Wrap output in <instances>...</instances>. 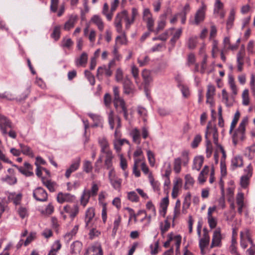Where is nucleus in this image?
Wrapping results in <instances>:
<instances>
[{
  "label": "nucleus",
  "mask_w": 255,
  "mask_h": 255,
  "mask_svg": "<svg viewBox=\"0 0 255 255\" xmlns=\"http://www.w3.org/2000/svg\"><path fill=\"white\" fill-rule=\"evenodd\" d=\"M248 123V117L243 118L238 128L232 136L233 142L236 145L239 140H243L245 138L246 127Z\"/></svg>",
  "instance_id": "obj_1"
},
{
  "label": "nucleus",
  "mask_w": 255,
  "mask_h": 255,
  "mask_svg": "<svg viewBox=\"0 0 255 255\" xmlns=\"http://www.w3.org/2000/svg\"><path fill=\"white\" fill-rule=\"evenodd\" d=\"M114 105L118 114H123L126 120H128V110L125 101L123 99L114 101Z\"/></svg>",
  "instance_id": "obj_2"
},
{
  "label": "nucleus",
  "mask_w": 255,
  "mask_h": 255,
  "mask_svg": "<svg viewBox=\"0 0 255 255\" xmlns=\"http://www.w3.org/2000/svg\"><path fill=\"white\" fill-rule=\"evenodd\" d=\"M207 6L203 1L201 2V5L199 7L195 13L194 19L191 21L192 24L198 25L200 23L204 20L205 17V12Z\"/></svg>",
  "instance_id": "obj_3"
},
{
  "label": "nucleus",
  "mask_w": 255,
  "mask_h": 255,
  "mask_svg": "<svg viewBox=\"0 0 255 255\" xmlns=\"http://www.w3.org/2000/svg\"><path fill=\"white\" fill-rule=\"evenodd\" d=\"M13 125L11 121L5 116L0 117V130L2 134L5 136L7 134L8 128H13Z\"/></svg>",
  "instance_id": "obj_4"
},
{
  "label": "nucleus",
  "mask_w": 255,
  "mask_h": 255,
  "mask_svg": "<svg viewBox=\"0 0 255 255\" xmlns=\"http://www.w3.org/2000/svg\"><path fill=\"white\" fill-rule=\"evenodd\" d=\"M109 178L113 187L119 190L121 187L122 179L119 178L115 173L114 169H112L109 172Z\"/></svg>",
  "instance_id": "obj_5"
},
{
  "label": "nucleus",
  "mask_w": 255,
  "mask_h": 255,
  "mask_svg": "<svg viewBox=\"0 0 255 255\" xmlns=\"http://www.w3.org/2000/svg\"><path fill=\"white\" fill-rule=\"evenodd\" d=\"M127 11L124 10L121 12L117 13L114 21V24L116 30L118 33H123V26L122 21L123 19L125 20Z\"/></svg>",
  "instance_id": "obj_6"
},
{
  "label": "nucleus",
  "mask_w": 255,
  "mask_h": 255,
  "mask_svg": "<svg viewBox=\"0 0 255 255\" xmlns=\"http://www.w3.org/2000/svg\"><path fill=\"white\" fill-rule=\"evenodd\" d=\"M33 196L35 200L41 202L47 201L48 198L46 191L41 187H37L33 190Z\"/></svg>",
  "instance_id": "obj_7"
},
{
  "label": "nucleus",
  "mask_w": 255,
  "mask_h": 255,
  "mask_svg": "<svg viewBox=\"0 0 255 255\" xmlns=\"http://www.w3.org/2000/svg\"><path fill=\"white\" fill-rule=\"evenodd\" d=\"M80 163L81 158L79 157L76 158L72 161V164L65 172V176L67 178H69L72 173L78 170L80 167Z\"/></svg>",
  "instance_id": "obj_8"
},
{
  "label": "nucleus",
  "mask_w": 255,
  "mask_h": 255,
  "mask_svg": "<svg viewBox=\"0 0 255 255\" xmlns=\"http://www.w3.org/2000/svg\"><path fill=\"white\" fill-rule=\"evenodd\" d=\"M95 216V211L93 208H88L85 213V227L87 228H90L92 227L93 224V218Z\"/></svg>",
  "instance_id": "obj_9"
},
{
  "label": "nucleus",
  "mask_w": 255,
  "mask_h": 255,
  "mask_svg": "<svg viewBox=\"0 0 255 255\" xmlns=\"http://www.w3.org/2000/svg\"><path fill=\"white\" fill-rule=\"evenodd\" d=\"M105 74L106 76L109 77L113 74V71L110 68H108L106 65H103L99 67L97 69L96 76L99 80L102 79V76Z\"/></svg>",
  "instance_id": "obj_10"
},
{
  "label": "nucleus",
  "mask_w": 255,
  "mask_h": 255,
  "mask_svg": "<svg viewBox=\"0 0 255 255\" xmlns=\"http://www.w3.org/2000/svg\"><path fill=\"white\" fill-rule=\"evenodd\" d=\"M124 93L127 95L133 93L134 88L132 83L128 77L125 78L123 82Z\"/></svg>",
  "instance_id": "obj_11"
},
{
  "label": "nucleus",
  "mask_w": 255,
  "mask_h": 255,
  "mask_svg": "<svg viewBox=\"0 0 255 255\" xmlns=\"http://www.w3.org/2000/svg\"><path fill=\"white\" fill-rule=\"evenodd\" d=\"M75 199L74 195L70 193H59L57 196V200L60 203H63L65 202H72Z\"/></svg>",
  "instance_id": "obj_12"
},
{
  "label": "nucleus",
  "mask_w": 255,
  "mask_h": 255,
  "mask_svg": "<svg viewBox=\"0 0 255 255\" xmlns=\"http://www.w3.org/2000/svg\"><path fill=\"white\" fill-rule=\"evenodd\" d=\"M221 235L220 229H216L214 232L212 240L211 248H213L215 247H219L221 245Z\"/></svg>",
  "instance_id": "obj_13"
},
{
  "label": "nucleus",
  "mask_w": 255,
  "mask_h": 255,
  "mask_svg": "<svg viewBox=\"0 0 255 255\" xmlns=\"http://www.w3.org/2000/svg\"><path fill=\"white\" fill-rule=\"evenodd\" d=\"M203 231V237L199 241V247L201 251H203L205 248L209 245L210 242V237L208 231L205 229H204Z\"/></svg>",
  "instance_id": "obj_14"
},
{
  "label": "nucleus",
  "mask_w": 255,
  "mask_h": 255,
  "mask_svg": "<svg viewBox=\"0 0 255 255\" xmlns=\"http://www.w3.org/2000/svg\"><path fill=\"white\" fill-rule=\"evenodd\" d=\"M85 255H103V252L101 246H93L89 248Z\"/></svg>",
  "instance_id": "obj_15"
},
{
  "label": "nucleus",
  "mask_w": 255,
  "mask_h": 255,
  "mask_svg": "<svg viewBox=\"0 0 255 255\" xmlns=\"http://www.w3.org/2000/svg\"><path fill=\"white\" fill-rule=\"evenodd\" d=\"M244 50H240L237 55V68L239 72L242 71L243 69V66L244 63Z\"/></svg>",
  "instance_id": "obj_16"
},
{
  "label": "nucleus",
  "mask_w": 255,
  "mask_h": 255,
  "mask_svg": "<svg viewBox=\"0 0 255 255\" xmlns=\"http://www.w3.org/2000/svg\"><path fill=\"white\" fill-rule=\"evenodd\" d=\"M21 198L22 194L21 193L16 194L15 193H10L8 195L7 200L8 202H12L14 204L17 205L20 204Z\"/></svg>",
  "instance_id": "obj_17"
},
{
  "label": "nucleus",
  "mask_w": 255,
  "mask_h": 255,
  "mask_svg": "<svg viewBox=\"0 0 255 255\" xmlns=\"http://www.w3.org/2000/svg\"><path fill=\"white\" fill-rule=\"evenodd\" d=\"M243 165V158L240 156H236L231 160V169L234 170L238 167H241Z\"/></svg>",
  "instance_id": "obj_18"
},
{
  "label": "nucleus",
  "mask_w": 255,
  "mask_h": 255,
  "mask_svg": "<svg viewBox=\"0 0 255 255\" xmlns=\"http://www.w3.org/2000/svg\"><path fill=\"white\" fill-rule=\"evenodd\" d=\"M88 116L93 120L94 124L92 126V127H102L103 119L98 115L89 113Z\"/></svg>",
  "instance_id": "obj_19"
},
{
  "label": "nucleus",
  "mask_w": 255,
  "mask_h": 255,
  "mask_svg": "<svg viewBox=\"0 0 255 255\" xmlns=\"http://www.w3.org/2000/svg\"><path fill=\"white\" fill-rule=\"evenodd\" d=\"M99 143L101 148V152L102 153L106 154L107 152H112V151L109 149V143L105 138L99 139Z\"/></svg>",
  "instance_id": "obj_20"
},
{
  "label": "nucleus",
  "mask_w": 255,
  "mask_h": 255,
  "mask_svg": "<svg viewBox=\"0 0 255 255\" xmlns=\"http://www.w3.org/2000/svg\"><path fill=\"white\" fill-rule=\"evenodd\" d=\"M204 157L202 156H199L195 157L193 160L192 169L199 171L203 164Z\"/></svg>",
  "instance_id": "obj_21"
},
{
  "label": "nucleus",
  "mask_w": 255,
  "mask_h": 255,
  "mask_svg": "<svg viewBox=\"0 0 255 255\" xmlns=\"http://www.w3.org/2000/svg\"><path fill=\"white\" fill-rule=\"evenodd\" d=\"M210 125V123L209 124V125ZM211 133L213 134V142L214 144L216 145L217 148L219 147V146L221 145L218 143V133L216 127H214L212 128L209 127V128L208 129V135Z\"/></svg>",
  "instance_id": "obj_22"
},
{
  "label": "nucleus",
  "mask_w": 255,
  "mask_h": 255,
  "mask_svg": "<svg viewBox=\"0 0 255 255\" xmlns=\"http://www.w3.org/2000/svg\"><path fill=\"white\" fill-rule=\"evenodd\" d=\"M91 21L95 24L98 29L102 31L104 29V25L102 18L98 15H94L91 18Z\"/></svg>",
  "instance_id": "obj_23"
},
{
  "label": "nucleus",
  "mask_w": 255,
  "mask_h": 255,
  "mask_svg": "<svg viewBox=\"0 0 255 255\" xmlns=\"http://www.w3.org/2000/svg\"><path fill=\"white\" fill-rule=\"evenodd\" d=\"M130 135L132 138L134 142L139 144L141 142L140 140V132L137 128H134L130 132Z\"/></svg>",
  "instance_id": "obj_24"
},
{
  "label": "nucleus",
  "mask_w": 255,
  "mask_h": 255,
  "mask_svg": "<svg viewBox=\"0 0 255 255\" xmlns=\"http://www.w3.org/2000/svg\"><path fill=\"white\" fill-rule=\"evenodd\" d=\"M88 60V54L84 52L82 53L79 58H77L75 60V63L77 66L85 65Z\"/></svg>",
  "instance_id": "obj_25"
},
{
  "label": "nucleus",
  "mask_w": 255,
  "mask_h": 255,
  "mask_svg": "<svg viewBox=\"0 0 255 255\" xmlns=\"http://www.w3.org/2000/svg\"><path fill=\"white\" fill-rule=\"evenodd\" d=\"M77 19V16L76 15H71L68 20L65 23L64 29L66 30H69L73 27Z\"/></svg>",
  "instance_id": "obj_26"
},
{
  "label": "nucleus",
  "mask_w": 255,
  "mask_h": 255,
  "mask_svg": "<svg viewBox=\"0 0 255 255\" xmlns=\"http://www.w3.org/2000/svg\"><path fill=\"white\" fill-rule=\"evenodd\" d=\"M92 196L87 190L85 189L83 191L82 195L80 198V202L82 205L86 206L88 203L90 197Z\"/></svg>",
  "instance_id": "obj_27"
},
{
  "label": "nucleus",
  "mask_w": 255,
  "mask_h": 255,
  "mask_svg": "<svg viewBox=\"0 0 255 255\" xmlns=\"http://www.w3.org/2000/svg\"><path fill=\"white\" fill-rule=\"evenodd\" d=\"M106 154V159L105 160V165L106 166L107 169H110V170L113 169V155L112 152H107Z\"/></svg>",
  "instance_id": "obj_28"
},
{
  "label": "nucleus",
  "mask_w": 255,
  "mask_h": 255,
  "mask_svg": "<svg viewBox=\"0 0 255 255\" xmlns=\"http://www.w3.org/2000/svg\"><path fill=\"white\" fill-rule=\"evenodd\" d=\"M215 88L212 85L208 86L207 91L206 93L207 102L210 103L212 100L213 96L215 94Z\"/></svg>",
  "instance_id": "obj_29"
},
{
  "label": "nucleus",
  "mask_w": 255,
  "mask_h": 255,
  "mask_svg": "<svg viewBox=\"0 0 255 255\" xmlns=\"http://www.w3.org/2000/svg\"><path fill=\"white\" fill-rule=\"evenodd\" d=\"M42 183L48 188L50 192H53L55 191V183L50 180L46 179L44 177L41 178Z\"/></svg>",
  "instance_id": "obj_30"
},
{
  "label": "nucleus",
  "mask_w": 255,
  "mask_h": 255,
  "mask_svg": "<svg viewBox=\"0 0 255 255\" xmlns=\"http://www.w3.org/2000/svg\"><path fill=\"white\" fill-rule=\"evenodd\" d=\"M61 245L59 241H55L48 255H56L57 252L61 249Z\"/></svg>",
  "instance_id": "obj_31"
},
{
  "label": "nucleus",
  "mask_w": 255,
  "mask_h": 255,
  "mask_svg": "<svg viewBox=\"0 0 255 255\" xmlns=\"http://www.w3.org/2000/svg\"><path fill=\"white\" fill-rule=\"evenodd\" d=\"M82 247V244L79 241L73 242L70 246L71 253L72 254H76L79 253Z\"/></svg>",
  "instance_id": "obj_32"
},
{
  "label": "nucleus",
  "mask_w": 255,
  "mask_h": 255,
  "mask_svg": "<svg viewBox=\"0 0 255 255\" xmlns=\"http://www.w3.org/2000/svg\"><path fill=\"white\" fill-rule=\"evenodd\" d=\"M79 229L78 225H75L72 230L67 232L64 236V238L67 241H70L73 237L77 234Z\"/></svg>",
  "instance_id": "obj_33"
},
{
  "label": "nucleus",
  "mask_w": 255,
  "mask_h": 255,
  "mask_svg": "<svg viewBox=\"0 0 255 255\" xmlns=\"http://www.w3.org/2000/svg\"><path fill=\"white\" fill-rule=\"evenodd\" d=\"M19 146L21 149V152L23 154L28 155L31 157L34 156L33 153L30 147L22 143H19Z\"/></svg>",
  "instance_id": "obj_34"
},
{
  "label": "nucleus",
  "mask_w": 255,
  "mask_h": 255,
  "mask_svg": "<svg viewBox=\"0 0 255 255\" xmlns=\"http://www.w3.org/2000/svg\"><path fill=\"white\" fill-rule=\"evenodd\" d=\"M240 113L239 112V111H238L236 112V113L234 115L233 120L231 123V124L230 126V131H229L230 133H232L233 130L235 128V127L238 122V120L240 118Z\"/></svg>",
  "instance_id": "obj_35"
},
{
  "label": "nucleus",
  "mask_w": 255,
  "mask_h": 255,
  "mask_svg": "<svg viewBox=\"0 0 255 255\" xmlns=\"http://www.w3.org/2000/svg\"><path fill=\"white\" fill-rule=\"evenodd\" d=\"M185 184L184 188L185 189H188L190 187L192 186L194 183V180L193 178L190 175L187 174L185 177Z\"/></svg>",
  "instance_id": "obj_36"
},
{
  "label": "nucleus",
  "mask_w": 255,
  "mask_h": 255,
  "mask_svg": "<svg viewBox=\"0 0 255 255\" xmlns=\"http://www.w3.org/2000/svg\"><path fill=\"white\" fill-rule=\"evenodd\" d=\"M108 122L111 129H114L115 127V117L114 111L111 110L108 115Z\"/></svg>",
  "instance_id": "obj_37"
},
{
  "label": "nucleus",
  "mask_w": 255,
  "mask_h": 255,
  "mask_svg": "<svg viewBox=\"0 0 255 255\" xmlns=\"http://www.w3.org/2000/svg\"><path fill=\"white\" fill-rule=\"evenodd\" d=\"M143 21L146 22V26H147L148 30L150 32H153V31H154V20L153 19L152 17H147L146 19H144Z\"/></svg>",
  "instance_id": "obj_38"
},
{
  "label": "nucleus",
  "mask_w": 255,
  "mask_h": 255,
  "mask_svg": "<svg viewBox=\"0 0 255 255\" xmlns=\"http://www.w3.org/2000/svg\"><path fill=\"white\" fill-rule=\"evenodd\" d=\"M181 158L180 157L176 158L174 160V170L176 173H179L181 169Z\"/></svg>",
  "instance_id": "obj_39"
},
{
  "label": "nucleus",
  "mask_w": 255,
  "mask_h": 255,
  "mask_svg": "<svg viewBox=\"0 0 255 255\" xmlns=\"http://www.w3.org/2000/svg\"><path fill=\"white\" fill-rule=\"evenodd\" d=\"M242 104L244 106H248L250 103V98L249 96V90L245 89L242 93Z\"/></svg>",
  "instance_id": "obj_40"
},
{
  "label": "nucleus",
  "mask_w": 255,
  "mask_h": 255,
  "mask_svg": "<svg viewBox=\"0 0 255 255\" xmlns=\"http://www.w3.org/2000/svg\"><path fill=\"white\" fill-rule=\"evenodd\" d=\"M149 61V58L147 55L144 56H140L137 59V62L140 67H143L146 65L148 63Z\"/></svg>",
  "instance_id": "obj_41"
},
{
  "label": "nucleus",
  "mask_w": 255,
  "mask_h": 255,
  "mask_svg": "<svg viewBox=\"0 0 255 255\" xmlns=\"http://www.w3.org/2000/svg\"><path fill=\"white\" fill-rule=\"evenodd\" d=\"M1 180L9 185H14L17 182V179L15 177L9 175H6L4 178H2Z\"/></svg>",
  "instance_id": "obj_42"
},
{
  "label": "nucleus",
  "mask_w": 255,
  "mask_h": 255,
  "mask_svg": "<svg viewBox=\"0 0 255 255\" xmlns=\"http://www.w3.org/2000/svg\"><path fill=\"white\" fill-rule=\"evenodd\" d=\"M108 10H109L108 4L107 3H104V6H103L102 13L103 14L106 15V16L108 20H111L112 19L113 14L111 12H110V13H108Z\"/></svg>",
  "instance_id": "obj_43"
},
{
  "label": "nucleus",
  "mask_w": 255,
  "mask_h": 255,
  "mask_svg": "<svg viewBox=\"0 0 255 255\" xmlns=\"http://www.w3.org/2000/svg\"><path fill=\"white\" fill-rule=\"evenodd\" d=\"M235 19V12L233 10L230 11V15L227 21V28L229 29L233 25V23Z\"/></svg>",
  "instance_id": "obj_44"
},
{
  "label": "nucleus",
  "mask_w": 255,
  "mask_h": 255,
  "mask_svg": "<svg viewBox=\"0 0 255 255\" xmlns=\"http://www.w3.org/2000/svg\"><path fill=\"white\" fill-rule=\"evenodd\" d=\"M85 75L91 85L92 86L94 85L95 84V79L94 76L92 74V73L87 70H85Z\"/></svg>",
  "instance_id": "obj_45"
},
{
  "label": "nucleus",
  "mask_w": 255,
  "mask_h": 255,
  "mask_svg": "<svg viewBox=\"0 0 255 255\" xmlns=\"http://www.w3.org/2000/svg\"><path fill=\"white\" fill-rule=\"evenodd\" d=\"M60 36V27L56 26L54 27L53 31L51 34V37L55 40H58Z\"/></svg>",
  "instance_id": "obj_46"
},
{
  "label": "nucleus",
  "mask_w": 255,
  "mask_h": 255,
  "mask_svg": "<svg viewBox=\"0 0 255 255\" xmlns=\"http://www.w3.org/2000/svg\"><path fill=\"white\" fill-rule=\"evenodd\" d=\"M165 20L164 19H161L158 21V25L156 29H154L153 32H154L156 34H157L160 31L162 30L165 26Z\"/></svg>",
  "instance_id": "obj_47"
},
{
  "label": "nucleus",
  "mask_w": 255,
  "mask_h": 255,
  "mask_svg": "<svg viewBox=\"0 0 255 255\" xmlns=\"http://www.w3.org/2000/svg\"><path fill=\"white\" fill-rule=\"evenodd\" d=\"M89 192V193L92 197L96 196L97 195L99 191V187L97 184L93 182L92 184V187L90 190H87Z\"/></svg>",
  "instance_id": "obj_48"
},
{
  "label": "nucleus",
  "mask_w": 255,
  "mask_h": 255,
  "mask_svg": "<svg viewBox=\"0 0 255 255\" xmlns=\"http://www.w3.org/2000/svg\"><path fill=\"white\" fill-rule=\"evenodd\" d=\"M92 163L88 160L85 161L83 163V171L88 173L92 171Z\"/></svg>",
  "instance_id": "obj_49"
},
{
  "label": "nucleus",
  "mask_w": 255,
  "mask_h": 255,
  "mask_svg": "<svg viewBox=\"0 0 255 255\" xmlns=\"http://www.w3.org/2000/svg\"><path fill=\"white\" fill-rule=\"evenodd\" d=\"M250 177H249V176H245L243 175L241 178L240 184L241 186L246 188L249 185V179Z\"/></svg>",
  "instance_id": "obj_50"
},
{
  "label": "nucleus",
  "mask_w": 255,
  "mask_h": 255,
  "mask_svg": "<svg viewBox=\"0 0 255 255\" xmlns=\"http://www.w3.org/2000/svg\"><path fill=\"white\" fill-rule=\"evenodd\" d=\"M73 44V42L70 38H63L61 42V46L63 47L69 48Z\"/></svg>",
  "instance_id": "obj_51"
},
{
  "label": "nucleus",
  "mask_w": 255,
  "mask_h": 255,
  "mask_svg": "<svg viewBox=\"0 0 255 255\" xmlns=\"http://www.w3.org/2000/svg\"><path fill=\"white\" fill-rule=\"evenodd\" d=\"M197 44V37H190L188 41V47L189 49H194L196 46Z\"/></svg>",
  "instance_id": "obj_52"
},
{
  "label": "nucleus",
  "mask_w": 255,
  "mask_h": 255,
  "mask_svg": "<svg viewBox=\"0 0 255 255\" xmlns=\"http://www.w3.org/2000/svg\"><path fill=\"white\" fill-rule=\"evenodd\" d=\"M229 83L230 84L231 89L234 95H236L237 94V89L236 86L235 85L234 79L233 77L230 76L229 78Z\"/></svg>",
  "instance_id": "obj_53"
},
{
  "label": "nucleus",
  "mask_w": 255,
  "mask_h": 255,
  "mask_svg": "<svg viewBox=\"0 0 255 255\" xmlns=\"http://www.w3.org/2000/svg\"><path fill=\"white\" fill-rule=\"evenodd\" d=\"M128 198L131 202H137L139 198L134 191H131L128 193Z\"/></svg>",
  "instance_id": "obj_54"
},
{
  "label": "nucleus",
  "mask_w": 255,
  "mask_h": 255,
  "mask_svg": "<svg viewBox=\"0 0 255 255\" xmlns=\"http://www.w3.org/2000/svg\"><path fill=\"white\" fill-rule=\"evenodd\" d=\"M209 172V167L207 165L205 166L199 174L198 177V180L200 183H204L206 179H201V177L204 176L205 174H207Z\"/></svg>",
  "instance_id": "obj_55"
},
{
  "label": "nucleus",
  "mask_w": 255,
  "mask_h": 255,
  "mask_svg": "<svg viewBox=\"0 0 255 255\" xmlns=\"http://www.w3.org/2000/svg\"><path fill=\"white\" fill-rule=\"evenodd\" d=\"M101 234V232L95 228L90 230L89 233V238L91 240L98 237Z\"/></svg>",
  "instance_id": "obj_56"
},
{
  "label": "nucleus",
  "mask_w": 255,
  "mask_h": 255,
  "mask_svg": "<svg viewBox=\"0 0 255 255\" xmlns=\"http://www.w3.org/2000/svg\"><path fill=\"white\" fill-rule=\"evenodd\" d=\"M147 155L150 165L152 166H154L155 163V158L153 153L150 150H148L147 151Z\"/></svg>",
  "instance_id": "obj_57"
},
{
  "label": "nucleus",
  "mask_w": 255,
  "mask_h": 255,
  "mask_svg": "<svg viewBox=\"0 0 255 255\" xmlns=\"http://www.w3.org/2000/svg\"><path fill=\"white\" fill-rule=\"evenodd\" d=\"M201 136L199 134L196 135L192 142L191 145L193 148H196L198 146L199 143L201 141Z\"/></svg>",
  "instance_id": "obj_58"
},
{
  "label": "nucleus",
  "mask_w": 255,
  "mask_h": 255,
  "mask_svg": "<svg viewBox=\"0 0 255 255\" xmlns=\"http://www.w3.org/2000/svg\"><path fill=\"white\" fill-rule=\"evenodd\" d=\"M121 222V217L118 216L117 218L115 219L114 222V227L113 229V232L116 233L119 228Z\"/></svg>",
  "instance_id": "obj_59"
},
{
  "label": "nucleus",
  "mask_w": 255,
  "mask_h": 255,
  "mask_svg": "<svg viewBox=\"0 0 255 255\" xmlns=\"http://www.w3.org/2000/svg\"><path fill=\"white\" fill-rule=\"evenodd\" d=\"M146 207L147 209L151 211L153 216L156 215L155 208L152 203L151 201H148L146 204Z\"/></svg>",
  "instance_id": "obj_60"
},
{
  "label": "nucleus",
  "mask_w": 255,
  "mask_h": 255,
  "mask_svg": "<svg viewBox=\"0 0 255 255\" xmlns=\"http://www.w3.org/2000/svg\"><path fill=\"white\" fill-rule=\"evenodd\" d=\"M180 86L183 96L185 98H187L190 94L189 88L187 86L183 85Z\"/></svg>",
  "instance_id": "obj_61"
},
{
  "label": "nucleus",
  "mask_w": 255,
  "mask_h": 255,
  "mask_svg": "<svg viewBox=\"0 0 255 255\" xmlns=\"http://www.w3.org/2000/svg\"><path fill=\"white\" fill-rule=\"evenodd\" d=\"M142 77L145 82H149L151 79L149 71L145 69L142 72Z\"/></svg>",
  "instance_id": "obj_62"
},
{
  "label": "nucleus",
  "mask_w": 255,
  "mask_h": 255,
  "mask_svg": "<svg viewBox=\"0 0 255 255\" xmlns=\"http://www.w3.org/2000/svg\"><path fill=\"white\" fill-rule=\"evenodd\" d=\"M208 222L211 229H214L216 227L217 220L213 217H208Z\"/></svg>",
  "instance_id": "obj_63"
},
{
  "label": "nucleus",
  "mask_w": 255,
  "mask_h": 255,
  "mask_svg": "<svg viewBox=\"0 0 255 255\" xmlns=\"http://www.w3.org/2000/svg\"><path fill=\"white\" fill-rule=\"evenodd\" d=\"M36 234L35 233H31L27 237L26 240L24 242V245L27 246L29 245L35 238Z\"/></svg>",
  "instance_id": "obj_64"
}]
</instances>
